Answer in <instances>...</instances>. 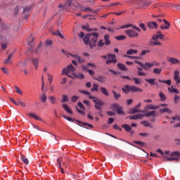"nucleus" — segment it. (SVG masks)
I'll list each match as a JSON object with an SVG mask.
<instances>
[{
  "label": "nucleus",
  "instance_id": "nucleus-1",
  "mask_svg": "<svg viewBox=\"0 0 180 180\" xmlns=\"http://www.w3.org/2000/svg\"><path fill=\"white\" fill-rule=\"evenodd\" d=\"M79 38L83 39V43L86 46H89L90 49H93L95 47V44L98 39V33L93 32L91 34H84L83 32H79L78 35Z\"/></svg>",
  "mask_w": 180,
  "mask_h": 180
},
{
  "label": "nucleus",
  "instance_id": "nucleus-2",
  "mask_svg": "<svg viewBox=\"0 0 180 180\" xmlns=\"http://www.w3.org/2000/svg\"><path fill=\"white\" fill-rule=\"evenodd\" d=\"M76 70L75 69V67H72V65H69L66 67V68L63 69V71L61 72L62 75H66V77H70L71 79H83L84 78V76L82 74H79L77 75L75 73V71Z\"/></svg>",
  "mask_w": 180,
  "mask_h": 180
},
{
  "label": "nucleus",
  "instance_id": "nucleus-3",
  "mask_svg": "<svg viewBox=\"0 0 180 180\" xmlns=\"http://www.w3.org/2000/svg\"><path fill=\"white\" fill-rule=\"evenodd\" d=\"M79 94H83L84 95L88 96V98L94 100L95 110L100 111L98 112V114H102V109L104 105V103L103 101H100L99 98H97L95 96H90V92L89 91H86L84 90H79Z\"/></svg>",
  "mask_w": 180,
  "mask_h": 180
},
{
  "label": "nucleus",
  "instance_id": "nucleus-4",
  "mask_svg": "<svg viewBox=\"0 0 180 180\" xmlns=\"http://www.w3.org/2000/svg\"><path fill=\"white\" fill-rule=\"evenodd\" d=\"M162 155H169V156H171V158L165 156V161L166 162L179 160L180 153L178 151H174L169 154V151L166 150L165 152H162Z\"/></svg>",
  "mask_w": 180,
  "mask_h": 180
},
{
  "label": "nucleus",
  "instance_id": "nucleus-5",
  "mask_svg": "<svg viewBox=\"0 0 180 180\" xmlns=\"http://www.w3.org/2000/svg\"><path fill=\"white\" fill-rule=\"evenodd\" d=\"M134 4H136L139 9H144L150 5V0H136Z\"/></svg>",
  "mask_w": 180,
  "mask_h": 180
},
{
  "label": "nucleus",
  "instance_id": "nucleus-6",
  "mask_svg": "<svg viewBox=\"0 0 180 180\" xmlns=\"http://www.w3.org/2000/svg\"><path fill=\"white\" fill-rule=\"evenodd\" d=\"M122 92H124V94H127L129 92H142V89L136 86L125 85L124 86V88H122Z\"/></svg>",
  "mask_w": 180,
  "mask_h": 180
},
{
  "label": "nucleus",
  "instance_id": "nucleus-7",
  "mask_svg": "<svg viewBox=\"0 0 180 180\" xmlns=\"http://www.w3.org/2000/svg\"><path fill=\"white\" fill-rule=\"evenodd\" d=\"M116 56L115 54H110L108 53L107 56H102V58L107 60L105 62V64L108 65L110 63H117V59H115Z\"/></svg>",
  "mask_w": 180,
  "mask_h": 180
},
{
  "label": "nucleus",
  "instance_id": "nucleus-8",
  "mask_svg": "<svg viewBox=\"0 0 180 180\" xmlns=\"http://www.w3.org/2000/svg\"><path fill=\"white\" fill-rule=\"evenodd\" d=\"M125 34L127 35L129 38H135L139 37V34L134 30H127L124 32Z\"/></svg>",
  "mask_w": 180,
  "mask_h": 180
},
{
  "label": "nucleus",
  "instance_id": "nucleus-9",
  "mask_svg": "<svg viewBox=\"0 0 180 180\" xmlns=\"http://www.w3.org/2000/svg\"><path fill=\"white\" fill-rule=\"evenodd\" d=\"M136 64L139 65V66H141V69H143L144 70H148L149 68H153V66H154L153 65V63H144L143 64L142 63L136 61L135 62Z\"/></svg>",
  "mask_w": 180,
  "mask_h": 180
},
{
  "label": "nucleus",
  "instance_id": "nucleus-10",
  "mask_svg": "<svg viewBox=\"0 0 180 180\" xmlns=\"http://www.w3.org/2000/svg\"><path fill=\"white\" fill-rule=\"evenodd\" d=\"M156 22H158V23H161L162 22H165V25H161L160 27L161 30L169 29V22H168L166 20L158 18V20H156Z\"/></svg>",
  "mask_w": 180,
  "mask_h": 180
},
{
  "label": "nucleus",
  "instance_id": "nucleus-11",
  "mask_svg": "<svg viewBox=\"0 0 180 180\" xmlns=\"http://www.w3.org/2000/svg\"><path fill=\"white\" fill-rule=\"evenodd\" d=\"M173 79L174 80L175 84L176 85H179L180 84V76H179V72L174 71L173 74Z\"/></svg>",
  "mask_w": 180,
  "mask_h": 180
},
{
  "label": "nucleus",
  "instance_id": "nucleus-12",
  "mask_svg": "<svg viewBox=\"0 0 180 180\" xmlns=\"http://www.w3.org/2000/svg\"><path fill=\"white\" fill-rule=\"evenodd\" d=\"M146 112H147V110H141L137 108H131V110H129V115H134L139 112L145 113Z\"/></svg>",
  "mask_w": 180,
  "mask_h": 180
},
{
  "label": "nucleus",
  "instance_id": "nucleus-13",
  "mask_svg": "<svg viewBox=\"0 0 180 180\" xmlns=\"http://www.w3.org/2000/svg\"><path fill=\"white\" fill-rule=\"evenodd\" d=\"M47 99H49V97L46 96V92L42 91L41 95H39V100L41 101V103H46Z\"/></svg>",
  "mask_w": 180,
  "mask_h": 180
},
{
  "label": "nucleus",
  "instance_id": "nucleus-14",
  "mask_svg": "<svg viewBox=\"0 0 180 180\" xmlns=\"http://www.w3.org/2000/svg\"><path fill=\"white\" fill-rule=\"evenodd\" d=\"M159 108V105H147L144 107L145 111L150 110H157Z\"/></svg>",
  "mask_w": 180,
  "mask_h": 180
},
{
  "label": "nucleus",
  "instance_id": "nucleus-15",
  "mask_svg": "<svg viewBox=\"0 0 180 180\" xmlns=\"http://www.w3.org/2000/svg\"><path fill=\"white\" fill-rule=\"evenodd\" d=\"M142 117H146V116H143L141 114H137L132 116H129V120H141Z\"/></svg>",
  "mask_w": 180,
  "mask_h": 180
},
{
  "label": "nucleus",
  "instance_id": "nucleus-16",
  "mask_svg": "<svg viewBox=\"0 0 180 180\" xmlns=\"http://www.w3.org/2000/svg\"><path fill=\"white\" fill-rule=\"evenodd\" d=\"M142 116L146 117H155V111H148L144 112V114H141Z\"/></svg>",
  "mask_w": 180,
  "mask_h": 180
},
{
  "label": "nucleus",
  "instance_id": "nucleus-17",
  "mask_svg": "<svg viewBox=\"0 0 180 180\" xmlns=\"http://www.w3.org/2000/svg\"><path fill=\"white\" fill-rule=\"evenodd\" d=\"M30 12V6H27V7L24 8L23 15H24V18L25 19L29 18Z\"/></svg>",
  "mask_w": 180,
  "mask_h": 180
},
{
  "label": "nucleus",
  "instance_id": "nucleus-18",
  "mask_svg": "<svg viewBox=\"0 0 180 180\" xmlns=\"http://www.w3.org/2000/svg\"><path fill=\"white\" fill-rule=\"evenodd\" d=\"M163 39H165V35H162V34H154L153 35V38H150V40H158V39H160V40H162Z\"/></svg>",
  "mask_w": 180,
  "mask_h": 180
},
{
  "label": "nucleus",
  "instance_id": "nucleus-19",
  "mask_svg": "<svg viewBox=\"0 0 180 180\" xmlns=\"http://www.w3.org/2000/svg\"><path fill=\"white\" fill-rule=\"evenodd\" d=\"M168 63H169L171 65H176L179 63L180 61L175 58H168Z\"/></svg>",
  "mask_w": 180,
  "mask_h": 180
},
{
  "label": "nucleus",
  "instance_id": "nucleus-20",
  "mask_svg": "<svg viewBox=\"0 0 180 180\" xmlns=\"http://www.w3.org/2000/svg\"><path fill=\"white\" fill-rule=\"evenodd\" d=\"M94 79L98 81L100 84H103L105 83V79H106V78L103 76H98V77H94Z\"/></svg>",
  "mask_w": 180,
  "mask_h": 180
},
{
  "label": "nucleus",
  "instance_id": "nucleus-21",
  "mask_svg": "<svg viewBox=\"0 0 180 180\" xmlns=\"http://www.w3.org/2000/svg\"><path fill=\"white\" fill-rule=\"evenodd\" d=\"M148 27L150 29H158V23L155 22H148Z\"/></svg>",
  "mask_w": 180,
  "mask_h": 180
},
{
  "label": "nucleus",
  "instance_id": "nucleus-22",
  "mask_svg": "<svg viewBox=\"0 0 180 180\" xmlns=\"http://www.w3.org/2000/svg\"><path fill=\"white\" fill-rule=\"evenodd\" d=\"M149 45H150V46H161V42H159V41H158V39H156V40L150 39L149 41Z\"/></svg>",
  "mask_w": 180,
  "mask_h": 180
},
{
  "label": "nucleus",
  "instance_id": "nucleus-23",
  "mask_svg": "<svg viewBox=\"0 0 180 180\" xmlns=\"http://www.w3.org/2000/svg\"><path fill=\"white\" fill-rule=\"evenodd\" d=\"M27 116L29 117H32V118H34V120H36L37 121H41V117L37 116V115H36V113H29V114H27Z\"/></svg>",
  "mask_w": 180,
  "mask_h": 180
},
{
  "label": "nucleus",
  "instance_id": "nucleus-24",
  "mask_svg": "<svg viewBox=\"0 0 180 180\" xmlns=\"http://www.w3.org/2000/svg\"><path fill=\"white\" fill-rule=\"evenodd\" d=\"M71 6H72L71 0H68V1H66V5L65 6H63L61 4H59V6H58V8L65 9V6L71 7Z\"/></svg>",
  "mask_w": 180,
  "mask_h": 180
},
{
  "label": "nucleus",
  "instance_id": "nucleus-25",
  "mask_svg": "<svg viewBox=\"0 0 180 180\" xmlns=\"http://www.w3.org/2000/svg\"><path fill=\"white\" fill-rule=\"evenodd\" d=\"M62 108H63V110H65V111H66V112L69 114H72V111H71V109L70 108L69 106H68V105L63 104Z\"/></svg>",
  "mask_w": 180,
  "mask_h": 180
},
{
  "label": "nucleus",
  "instance_id": "nucleus-26",
  "mask_svg": "<svg viewBox=\"0 0 180 180\" xmlns=\"http://www.w3.org/2000/svg\"><path fill=\"white\" fill-rule=\"evenodd\" d=\"M103 42H105L107 46H110V37L108 35L103 36Z\"/></svg>",
  "mask_w": 180,
  "mask_h": 180
},
{
  "label": "nucleus",
  "instance_id": "nucleus-27",
  "mask_svg": "<svg viewBox=\"0 0 180 180\" xmlns=\"http://www.w3.org/2000/svg\"><path fill=\"white\" fill-rule=\"evenodd\" d=\"M110 109L112 110H122V107H120V105H119V104L113 103V104H112Z\"/></svg>",
  "mask_w": 180,
  "mask_h": 180
},
{
  "label": "nucleus",
  "instance_id": "nucleus-28",
  "mask_svg": "<svg viewBox=\"0 0 180 180\" xmlns=\"http://www.w3.org/2000/svg\"><path fill=\"white\" fill-rule=\"evenodd\" d=\"M98 46L100 48L103 47V46H107V44H105V42H103V40L100 39L98 40V43H95V46Z\"/></svg>",
  "mask_w": 180,
  "mask_h": 180
},
{
  "label": "nucleus",
  "instance_id": "nucleus-29",
  "mask_svg": "<svg viewBox=\"0 0 180 180\" xmlns=\"http://www.w3.org/2000/svg\"><path fill=\"white\" fill-rule=\"evenodd\" d=\"M117 68H119V70L122 71H127V68H126L125 65H122V63L117 64Z\"/></svg>",
  "mask_w": 180,
  "mask_h": 180
},
{
  "label": "nucleus",
  "instance_id": "nucleus-30",
  "mask_svg": "<svg viewBox=\"0 0 180 180\" xmlns=\"http://www.w3.org/2000/svg\"><path fill=\"white\" fill-rule=\"evenodd\" d=\"M32 65H34V68L37 70V67L39 66V59L37 58H32Z\"/></svg>",
  "mask_w": 180,
  "mask_h": 180
},
{
  "label": "nucleus",
  "instance_id": "nucleus-31",
  "mask_svg": "<svg viewBox=\"0 0 180 180\" xmlns=\"http://www.w3.org/2000/svg\"><path fill=\"white\" fill-rule=\"evenodd\" d=\"M20 160H22V162H24L25 165H29V160H27V158H25V155H20Z\"/></svg>",
  "mask_w": 180,
  "mask_h": 180
},
{
  "label": "nucleus",
  "instance_id": "nucleus-32",
  "mask_svg": "<svg viewBox=\"0 0 180 180\" xmlns=\"http://www.w3.org/2000/svg\"><path fill=\"white\" fill-rule=\"evenodd\" d=\"M100 93L105 96H108V91H107V89H105V87H100Z\"/></svg>",
  "mask_w": 180,
  "mask_h": 180
},
{
  "label": "nucleus",
  "instance_id": "nucleus-33",
  "mask_svg": "<svg viewBox=\"0 0 180 180\" xmlns=\"http://www.w3.org/2000/svg\"><path fill=\"white\" fill-rule=\"evenodd\" d=\"M121 127H122V129H124V130H125V131L127 132H129L130 131V130H132V127H130V126H129L128 124H122Z\"/></svg>",
  "mask_w": 180,
  "mask_h": 180
},
{
  "label": "nucleus",
  "instance_id": "nucleus-34",
  "mask_svg": "<svg viewBox=\"0 0 180 180\" xmlns=\"http://www.w3.org/2000/svg\"><path fill=\"white\" fill-rule=\"evenodd\" d=\"M162 72V70L161 68H154L153 70V73H154V75H160Z\"/></svg>",
  "mask_w": 180,
  "mask_h": 180
},
{
  "label": "nucleus",
  "instance_id": "nucleus-35",
  "mask_svg": "<svg viewBox=\"0 0 180 180\" xmlns=\"http://www.w3.org/2000/svg\"><path fill=\"white\" fill-rule=\"evenodd\" d=\"M145 81L148 83H149V84L150 86H154L155 85V82L154 81H155V79H146Z\"/></svg>",
  "mask_w": 180,
  "mask_h": 180
},
{
  "label": "nucleus",
  "instance_id": "nucleus-36",
  "mask_svg": "<svg viewBox=\"0 0 180 180\" xmlns=\"http://www.w3.org/2000/svg\"><path fill=\"white\" fill-rule=\"evenodd\" d=\"M168 91L169 93H172V94H178L179 91H178V89H176L174 88H173V86H171V88H168Z\"/></svg>",
  "mask_w": 180,
  "mask_h": 180
},
{
  "label": "nucleus",
  "instance_id": "nucleus-37",
  "mask_svg": "<svg viewBox=\"0 0 180 180\" xmlns=\"http://www.w3.org/2000/svg\"><path fill=\"white\" fill-rule=\"evenodd\" d=\"M49 99L51 104L56 105V103H57V101H56V98L53 96H49Z\"/></svg>",
  "mask_w": 180,
  "mask_h": 180
},
{
  "label": "nucleus",
  "instance_id": "nucleus-38",
  "mask_svg": "<svg viewBox=\"0 0 180 180\" xmlns=\"http://www.w3.org/2000/svg\"><path fill=\"white\" fill-rule=\"evenodd\" d=\"M137 75L139 77H144L146 76V73L142 72V68H137Z\"/></svg>",
  "mask_w": 180,
  "mask_h": 180
},
{
  "label": "nucleus",
  "instance_id": "nucleus-39",
  "mask_svg": "<svg viewBox=\"0 0 180 180\" xmlns=\"http://www.w3.org/2000/svg\"><path fill=\"white\" fill-rule=\"evenodd\" d=\"M77 123H79V124H82V125H83V126H85V127H88V128H93V126H92L91 124H88V123H86V122H80V121H77Z\"/></svg>",
  "mask_w": 180,
  "mask_h": 180
},
{
  "label": "nucleus",
  "instance_id": "nucleus-40",
  "mask_svg": "<svg viewBox=\"0 0 180 180\" xmlns=\"http://www.w3.org/2000/svg\"><path fill=\"white\" fill-rule=\"evenodd\" d=\"M12 103H14L15 105H20V107L25 108V103L22 102L20 101L17 102H13Z\"/></svg>",
  "mask_w": 180,
  "mask_h": 180
},
{
  "label": "nucleus",
  "instance_id": "nucleus-41",
  "mask_svg": "<svg viewBox=\"0 0 180 180\" xmlns=\"http://www.w3.org/2000/svg\"><path fill=\"white\" fill-rule=\"evenodd\" d=\"M134 143L139 145L141 148H144V146H146V143L144 142L139 141H134Z\"/></svg>",
  "mask_w": 180,
  "mask_h": 180
},
{
  "label": "nucleus",
  "instance_id": "nucleus-42",
  "mask_svg": "<svg viewBox=\"0 0 180 180\" xmlns=\"http://www.w3.org/2000/svg\"><path fill=\"white\" fill-rule=\"evenodd\" d=\"M63 119H65L67 121H69V122H77V121H79V120H76L75 119H72L71 117H68L66 115H63Z\"/></svg>",
  "mask_w": 180,
  "mask_h": 180
},
{
  "label": "nucleus",
  "instance_id": "nucleus-43",
  "mask_svg": "<svg viewBox=\"0 0 180 180\" xmlns=\"http://www.w3.org/2000/svg\"><path fill=\"white\" fill-rule=\"evenodd\" d=\"M137 53V50L134 49H129L127 50V55H134Z\"/></svg>",
  "mask_w": 180,
  "mask_h": 180
},
{
  "label": "nucleus",
  "instance_id": "nucleus-44",
  "mask_svg": "<svg viewBox=\"0 0 180 180\" xmlns=\"http://www.w3.org/2000/svg\"><path fill=\"white\" fill-rule=\"evenodd\" d=\"M141 124H142V126H144L146 127H151L150 123H149V122H147V121H141Z\"/></svg>",
  "mask_w": 180,
  "mask_h": 180
},
{
  "label": "nucleus",
  "instance_id": "nucleus-45",
  "mask_svg": "<svg viewBox=\"0 0 180 180\" xmlns=\"http://www.w3.org/2000/svg\"><path fill=\"white\" fill-rule=\"evenodd\" d=\"M158 82H160V83L166 84V85H168V86L171 85V80H169V79H168V80L160 79V80H158Z\"/></svg>",
  "mask_w": 180,
  "mask_h": 180
},
{
  "label": "nucleus",
  "instance_id": "nucleus-46",
  "mask_svg": "<svg viewBox=\"0 0 180 180\" xmlns=\"http://www.w3.org/2000/svg\"><path fill=\"white\" fill-rule=\"evenodd\" d=\"M79 10H81L83 12H86V11H92L91 8L90 7H79Z\"/></svg>",
  "mask_w": 180,
  "mask_h": 180
},
{
  "label": "nucleus",
  "instance_id": "nucleus-47",
  "mask_svg": "<svg viewBox=\"0 0 180 180\" xmlns=\"http://www.w3.org/2000/svg\"><path fill=\"white\" fill-rule=\"evenodd\" d=\"M56 161L58 162L59 169H61V174H64V170L63 169V167H61V158H58Z\"/></svg>",
  "mask_w": 180,
  "mask_h": 180
},
{
  "label": "nucleus",
  "instance_id": "nucleus-48",
  "mask_svg": "<svg viewBox=\"0 0 180 180\" xmlns=\"http://www.w3.org/2000/svg\"><path fill=\"white\" fill-rule=\"evenodd\" d=\"M112 94H114V99H115V101L119 100V98H120V94H117L115 91H112Z\"/></svg>",
  "mask_w": 180,
  "mask_h": 180
},
{
  "label": "nucleus",
  "instance_id": "nucleus-49",
  "mask_svg": "<svg viewBox=\"0 0 180 180\" xmlns=\"http://www.w3.org/2000/svg\"><path fill=\"white\" fill-rule=\"evenodd\" d=\"M134 26H136V25H132L131 24H127V25H124L121 26L120 27H119V29L124 30V29H127V28H129V27H132Z\"/></svg>",
  "mask_w": 180,
  "mask_h": 180
},
{
  "label": "nucleus",
  "instance_id": "nucleus-50",
  "mask_svg": "<svg viewBox=\"0 0 180 180\" xmlns=\"http://www.w3.org/2000/svg\"><path fill=\"white\" fill-rule=\"evenodd\" d=\"M168 8H174V9H176L177 11H180V6L176 5V4H169L168 6Z\"/></svg>",
  "mask_w": 180,
  "mask_h": 180
},
{
  "label": "nucleus",
  "instance_id": "nucleus-51",
  "mask_svg": "<svg viewBox=\"0 0 180 180\" xmlns=\"http://www.w3.org/2000/svg\"><path fill=\"white\" fill-rule=\"evenodd\" d=\"M165 112H168L170 114L171 110H169V109H168V108L160 109V113L162 114V113H165Z\"/></svg>",
  "mask_w": 180,
  "mask_h": 180
},
{
  "label": "nucleus",
  "instance_id": "nucleus-52",
  "mask_svg": "<svg viewBox=\"0 0 180 180\" xmlns=\"http://www.w3.org/2000/svg\"><path fill=\"white\" fill-rule=\"evenodd\" d=\"M171 120L173 121H180V115L179 116L178 115H174V116L171 117Z\"/></svg>",
  "mask_w": 180,
  "mask_h": 180
},
{
  "label": "nucleus",
  "instance_id": "nucleus-53",
  "mask_svg": "<svg viewBox=\"0 0 180 180\" xmlns=\"http://www.w3.org/2000/svg\"><path fill=\"white\" fill-rule=\"evenodd\" d=\"M115 39L117 41H122L125 39V36L124 35L117 36L115 37Z\"/></svg>",
  "mask_w": 180,
  "mask_h": 180
},
{
  "label": "nucleus",
  "instance_id": "nucleus-54",
  "mask_svg": "<svg viewBox=\"0 0 180 180\" xmlns=\"http://www.w3.org/2000/svg\"><path fill=\"white\" fill-rule=\"evenodd\" d=\"M53 35L56 36V37H59V38L63 39L64 37H63V35H61V32H59V31H56L53 32Z\"/></svg>",
  "mask_w": 180,
  "mask_h": 180
},
{
  "label": "nucleus",
  "instance_id": "nucleus-55",
  "mask_svg": "<svg viewBox=\"0 0 180 180\" xmlns=\"http://www.w3.org/2000/svg\"><path fill=\"white\" fill-rule=\"evenodd\" d=\"M98 91V85L94 84V87H91V89H90V91L95 92Z\"/></svg>",
  "mask_w": 180,
  "mask_h": 180
},
{
  "label": "nucleus",
  "instance_id": "nucleus-56",
  "mask_svg": "<svg viewBox=\"0 0 180 180\" xmlns=\"http://www.w3.org/2000/svg\"><path fill=\"white\" fill-rule=\"evenodd\" d=\"M68 102V96L66 95H63L61 96V103H66Z\"/></svg>",
  "mask_w": 180,
  "mask_h": 180
},
{
  "label": "nucleus",
  "instance_id": "nucleus-57",
  "mask_svg": "<svg viewBox=\"0 0 180 180\" xmlns=\"http://www.w3.org/2000/svg\"><path fill=\"white\" fill-rule=\"evenodd\" d=\"M12 56H13L12 53L8 54V57L7 58V59H5V61H4L5 64H7V63H9L10 62H11V60H10V59L12 58Z\"/></svg>",
  "mask_w": 180,
  "mask_h": 180
},
{
  "label": "nucleus",
  "instance_id": "nucleus-58",
  "mask_svg": "<svg viewBox=\"0 0 180 180\" xmlns=\"http://www.w3.org/2000/svg\"><path fill=\"white\" fill-rule=\"evenodd\" d=\"M160 99L161 101H166V96L163 94L162 92H160Z\"/></svg>",
  "mask_w": 180,
  "mask_h": 180
},
{
  "label": "nucleus",
  "instance_id": "nucleus-59",
  "mask_svg": "<svg viewBox=\"0 0 180 180\" xmlns=\"http://www.w3.org/2000/svg\"><path fill=\"white\" fill-rule=\"evenodd\" d=\"M82 29H83V30H86V32H91L92 31V30L90 27H88V25L82 26Z\"/></svg>",
  "mask_w": 180,
  "mask_h": 180
},
{
  "label": "nucleus",
  "instance_id": "nucleus-60",
  "mask_svg": "<svg viewBox=\"0 0 180 180\" xmlns=\"http://www.w3.org/2000/svg\"><path fill=\"white\" fill-rule=\"evenodd\" d=\"M132 80H134V83L139 85L141 84V79L139 78H132Z\"/></svg>",
  "mask_w": 180,
  "mask_h": 180
},
{
  "label": "nucleus",
  "instance_id": "nucleus-61",
  "mask_svg": "<svg viewBox=\"0 0 180 180\" xmlns=\"http://www.w3.org/2000/svg\"><path fill=\"white\" fill-rule=\"evenodd\" d=\"M149 53H150V51H149V50H144V51H142L141 52L140 56H146V54H149Z\"/></svg>",
  "mask_w": 180,
  "mask_h": 180
},
{
  "label": "nucleus",
  "instance_id": "nucleus-62",
  "mask_svg": "<svg viewBox=\"0 0 180 180\" xmlns=\"http://www.w3.org/2000/svg\"><path fill=\"white\" fill-rule=\"evenodd\" d=\"M112 110H115L117 112V115H124V110L122 109H115Z\"/></svg>",
  "mask_w": 180,
  "mask_h": 180
},
{
  "label": "nucleus",
  "instance_id": "nucleus-63",
  "mask_svg": "<svg viewBox=\"0 0 180 180\" xmlns=\"http://www.w3.org/2000/svg\"><path fill=\"white\" fill-rule=\"evenodd\" d=\"M179 100H180V97L176 95H174V103H178Z\"/></svg>",
  "mask_w": 180,
  "mask_h": 180
},
{
  "label": "nucleus",
  "instance_id": "nucleus-64",
  "mask_svg": "<svg viewBox=\"0 0 180 180\" xmlns=\"http://www.w3.org/2000/svg\"><path fill=\"white\" fill-rule=\"evenodd\" d=\"M139 136H141L142 137H148V136H149V134H148V133H139Z\"/></svg>",
  "mask_w": 180,
  "mask_h": 180
}]
</instances>
